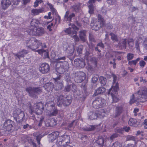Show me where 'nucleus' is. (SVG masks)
Returning <instances> with one entry per match:
<instances>
[{
	"label": "nucleus",
	"instance_id": "6",
	"mask_svg": "<svg viewBox=\"0 0 147 147\" xmlns=\"http://www.w3.org/2000/svg\"><path fill=\"white\" fill-rule=\"evenodd\" d=\"M14 124L13 121L8 119L5 121L3 125V127L6 131H10Z\"/></svg>",
	"mask_w": 147,
	"mask_h": 147
},
{
	"label": "nucleus",
	"instance_id": "53",
	"mask_svg": "<svg viewBox=\"0 0 147 147\" xmlns=\"http://www.w3.org/2000/svg\"><path fill=\"white\" fill-rule=\"evenodd\" d=\"M111 147H122V145L120 142H116L113 144Z\"/></svg>",
	"mask_w": 147,
	"mask_h": 147
},
{
	"label": "nucleus",
	"instance_id": "51",
	"mask_svg": "<svg viewBox=\"0 0 147 147\" xmlns=\"http://www.w3.org/2000/svg\"><path fill=\"white\" fill-rule=\"evenodd\" d=\"M89 39L90 41L93 42H96L93 35L91 33H89Z\"/></svg>",
	"mask_w": 147,
	"mask_h": 147
},
{
	"label": "nucleus",
	"instance_id": "46",
	"mask_svg": "<svg viewBox=\"0 0 147 147\" xmlns=\"http://www.w3.org/2000/svg\"><path fill=\"white\" fill-rule=\"evenodd\" d=\"M39 24H40V22L39 21L35 19H32L31 22V25L36 27Z\"/></svg>",
	"mask_w": 147,
	"mask_h": 147
},
{
	"label": "nucleus",
	"instance_id": "10",
	"mask_svg": "<svg viewBox=\"0 0 147 147\" xmlns=\"http://www.w3.org/2000/svg\"><path fill=\"white\" fill-rule=\"evenodd\" d=\"M102 23L96 19L93 20L91 21V26L93 30L97 31L102 27Z\"/></svg>",
	"mask_w": 147,
	"mask_h": 147
},
{
	"label": "nucleus",
	"instance_id": "49",
	"mask_svg": "<svg viewBox=\"0 0 147 147\" xmlns=\"http://www.w3.org/2000/svg\"><path fill=\"white\" fill-rule=\"evenodd\" d=\"M22 124H20V125H21L22 126H20V127H22L23 126V128L24 129H30L32 128V126L31 125H29L28 124L26 123L24 125H21Z\"/></svg>",
	"mask_w": 147,
	"mask_h": 147
},
{
	"label": "nucleus",
	"instance_id": "34",
	"mask_svg": "<svg viewBox=\"0 0 147 147\" xmlns=\"http://www.w3.org/2000/svg\"><path fill=\"white\" fill-rule=\"evenodd\" d=\"M61 138H62V137L59 136L57 139L56 143L58 147H61L63 146L64 147V146H65V144L63 143V140H61Z\"/></svg>",
	"mask_w": 147,
	"mask_h": 147
},
{
	"label": "nucleus",
	"instance_id": "43",
	"mask_svg": "<svg viewBox=\"0 0 147 147\" xmlns=\"http://www.w3.org/2000/svg\"><path fill=\"white\" fill-rule=\"evenodd\" d=\"M43 10L42 9H33L32 10V12L35 15H37L39 13H42L43 12Z\"/></svg>",
	"mask_w": 147,
	"mask_h": 147
},
{
	"label": "nucleus",
	"instance_id": "33",
	"mask_svg": "<svg viewBox=\"0 0 147 147\" xmlns=\"http://www.w3.org/2000/svg\"><path fill=\"white\" fill-rule=\"evenodd\" d=\"M109 35L111 36V39L114 42H119V40L117 35L113 32H111L109 34Z\"/></svg>",
	"mask_w": 147,
	"mask_h": 147
},
{
	"label": "nucleus",
	"instance_id": "9",
	"mask_svg": "<svg viewBox=\"0 0 147 147\" xmlns=\"http://www.w3.org/2000/svg\"><path fill=\"white\" fill-rule=\"evenodd\" d=\"M39 70L42 74H46L48 73L49 71L50 67L47 63H44L40 65Z\"/></svg>",
	"mask_w": 147,
	"mask_h": 147
},
{
	"label": "nucleus",
	"instance_id": "11",
	"mask_svg": "<svg viewBox=\"0 0 147 147\" xmlns=\"http://www.w3.org/2000/svg\"><path fill=\"white\" fill-rule=\"evenodd\" d=\"M79 28L74 24L71 25V27H69L66 29L65 30V32L68 34L70 36H72L74 34L77 32L76 30H78Z\"/></svg>",
	"mask_w": 147,
	"mask_h": 147
},
{
	"label": "nucleus",
	"instance_id": "58",
	"mask_svg": "<svg viewBox=\"0 0 147 147\" xmlns=\"http://www.w3.org/2000/svg\"><path fill=\"white\" fill-rule=\"evenodd\" d=\"M117 1V0H107V3L110 5H114Z\"/></svg>",
	"mask_w": 147,
	"mask_h": 147
},
{
	"label": "nucleus",
	"instance_id": "64",
	"mask_svg": "<svg viewBox=\"0 0 147 147\" xmlns=\"http://www.w3.org/2000/svg\"><path fill=\"white\" fill-rule=\"evenodd\" d=\"M139 64L140 67L143 68L146 64V62L143 60L139 62Z\"/></svg>",
	"mask_w": 147,
	"mask_h": 147
},
{
	"label": "nucleus",
	"instance_id": "62",
	"mask_svg": "<svg viewBox=\"0 0 147 147\" xmlns=\"http://www.w3.org/2000/svg\"><path fill=\"white\" fill-rule=\"evenodd\" d=\"M77 32L76 33V34H74V35H72V36L71 37H72L74 39V40L76 42H78L79 40V38L78 37V36L77 35Z\"/></svg>",
	"mask_w": 147,
	"mask_h": 147
},
{
	"label": "nucleus",
	"instance_id": "22",
	"mask_svg": "<svg viewBox=\"0 0 147 147\" xmlns=\"http://www.w3.org/2000/svg\"><path fill=\"white\" fill-rule=\"evenodd\" d=\"M44 87L47 91L50 92L53 90L54 87V85L53 83L49 82L46 83L44 85Z\"/></svg>",
	"mask_w": 147,
	"mask_h": 147
},
{
	"label": "nucleus",
	"instance_id": "54",
	"mask_svg": "<svg viewBox=\"0 0 147 147\" xmlns=\"http://www.w3.org/2000/svg\"><path fill=\"white\" fill-rule=\"evenodd\" d=\"M134 57V54L131 53H128L127 55V59L128 61L132 59Z\"/></svg>",
	"mask_w": 147,
	"mask_h": 147
},
{
	"label": "nucleus",
	"instance_id": "50",
	"mask_svg": "<svg viewBox=\"0 0 147 147\" xmlns=\"http://www.w3.org/2000/svg\"><path fill=\"white\" fill-rule=\"evenodd\" d=\"M137 101V100L134 97V95L133 94L130 97L129 103L130 104H132L134 103Z\"/></svg>",
	"mask_w": 147,
	"mask_h": 147
},
{
	"label": "nucleus",
	"instance_id": "39",
	"mask_svg": "<svg viewBox=\"0 0 147 147\" xmlns=\"http://www.w3.org/2000/svg\"><path fill=\"white\" fill-rule=\"evenodd\" d=\"M36 29H33L30 28V29H27V31L28 34L30 36H36V33L35 32Z\"/></svg>",
	"mask_w": 147,
	"mask_h": 147
},
{
	"label": "nucleus",
	"instance_id": "12",
	"mask_svg": "<svg viewBox=\"0 0 147 147\" xmlns=\"http://www.w3.org/2000/svg\"><path fill=\"white\" fill-rule=\"evenodd\" d=\"M61 76L59 75L55 78H53L55 84L56 90H59L61 89L63 87L62 81L60 80Z\"/></svg>",
	"mask_w": 147,
	"mask_h": 147
},
{
	"label": "nucleus",
	"instance_id": "17",
	"mask_svg": "<svg viewBox=\"0 0 147 147\" xmlns=\"http://www.w3.org/2000/svg\"><path fill=\"white\" fill-rule=\"evenodd\" d=\"M96 142L100 147H103L104 146L105 138L102 136L99 135L98 137L97 140H96Z\"/></svg>",
	"mask_w": 147,
	"mask_h": 147
},
{
	"label": "nucleus",
	"instance_id": "28",
	"mask_svg": "<svg viewBox=\"0 0 147 147\" xmlns=\"http://www.w3.org/2000/svg\"><path fill=\"white\" fill-rule=\"evenodd\" d=\"M99 78V76L97 75H93L91 80V82L92 84V86H94V88L96 87L97 84L96 83Z\"/></svg>",
	"mask_w": 147,
	"mask_h": 147
},
{
	"label": "nucleus",
	"instance_id": "45",
	"mask_svg": "<svg viewBox=\"0 0 147 147\" xmlns=\"http://www.w3.org/2000/svg\"><path fill=\"white\" fill-rule=\"evenodd\" d=\"M45 125L46 127H51L53 125H56V123L55 121V120L53 119V120H51L49 123L45 122Z\"/></svg>",
	"mask_w": 147,
	"mask_h": 147
},
{
	"label": "nucleus",
	"instance_id": "61",
	"mask_svg": "<svg viewBox=\"0 0 147 147\" xmlns=\"http://www.w3.org/2000/svg\"><path fill=\"white\" fill-rule=\"evenodd\" d=\"M127 140H135V137L131 135H128L127 137Z\"/></svg>",
	"mask_w": 147,
	"mask_h": 147
},
{
	"label": "nucleus",
	"instance_id": "37",
	"mask_svg": "<svg viewBox=\"0 0 147 147\" xmlns=\"http://www.w3.org/2000/svg\"><path fill=\"white\" fill-rule=\"evenodd\" d=\"M81 4L79 3H75L71 7L73 9V11L76 12L78 11L80 8Z\"/></svg>",
	"mask_w": 147,
	"mask_h": 147
},
{
	"label": "nucleus",
	"instance_id": "30",
	"mask_svg": "<svg viewBox=\"0 0 147 147\" xmlns=\"http://www.w3.org/2000/svg\"><path fill=\"white\" fill-rule=\"evenodd\" d=\"M128 123L130 126H136L139 124V122L137 121L135 119L131 118L129 119Z\"/></svg>",
	"mask_w": 147,
	"mask_h": 147
},
{
	"label": "nucleus",
	"instance_id": "23",
	"mask_svg": "<svg viewBox=\"0 0 147 147\" xmlns=\"http://www.w3.org/2000/svg\"><path fill=\"white\" fill-rule=\"evenodd\" d=\"M57 65L59 66H61L63 68L64 70L66 71L69 68V65L68 63L66 61H59V62H58L57 63Z\"/></svg>",
	"mask_w": 147,
	"mask_h": 147
},
{
	"label": "nucleus",
	"instance_id": "60",
	"mask_svg": "<svg viewBox=\"0 0 147 147\" xmlns=\"http://www.w3.org/2000/svg\"><path fill=\"white\" fill-rule=\"evenodd\" d=\"M71 86L69 85H67L64 88V91L65 92H69L71 89Z\"/></svg>",
	"mask_w": 147,
	"mask_h": 147
},
{
	"label": "nucleus",
	"instance_id": "42",
	"mask_svg": "<svg viewBox=\"0 0 147 147\" xmlns=\"http://www.w3.org/2000/svg\"><path fill=\"white\" fill-rule=\"evenodd\" d=\"M104 111L103 110H101L100 111H96L97 118H102L105 116V113L104 112Z\"/></svg>",
	"mask_w": 147,
	"mask_h": 147
},
{
	"label": "nucleus",
	"instance_id": "32",
	"mask_svg": "<svg viewBox=\"0 0 147 147\" xmlns=\"http://www.w3.org/2000/svg\"><path fill=\"white\" fill-rule=\"evenodd\" d=\"M72 91L74 93V95H77L78 96H80L82 92H80L77 88L76 86L73 85L72 87Z\"/></svg>",
	"mask_w": 147,
	"mask_h": 147
},
{
	"label": "nucleus",
	"instance_id": "44",
	"mask_svg": "<svg viewBox=\"0 0 147 147\" xmlns=\"http://www.w3.org/2000/svg\"><path fill=\"white\" fill-rule=\"evenodd\" d=\"M14 55L16 59L17 58L18 59L20 60L21 58L24 57V55L23 53L21 51H19L17 53L13 54Z\"/></svg>",
	"mask_w": 147,
	"mask_h": 147
},
{
	"label": "nucleus",
	"instance_id": "8",
	"mask_svg": "<svg viewBox=\"0 0 147 147\" xmlns=\"http://www.w3.org/2000/svg\"><path fill=\"white\" fill-rule=\"evenodd\" d=\"M34 111L37 115L41 114L43 112L44 105L42 103L40 102L35 104L34 106Z\"/></svg>",
	"mask_w": 147,
	"mask_h": 147
},
{
	"label": "nucleus",
	"instance_id": "38",
	"mask_svg": "<svg viewBox=\"0 0 147 147\" xmlns=\"http://www.w3.org/2000/svg\"><path fill=\"white\" fill-rule=\"evenodd\" d=\"M99 81L101 86H105L106 84L107 79L102 76H100L99 77Z\"/></svg>",
	"mask_w": 147,
	"mask_h": 147
},
{
	"label": "nucleus",
	"instance_id": "19",
	"mask_svg": "<svg viewBox=\"0 0 147 147\" xmlns=\"http://www.w3.org/2000/svg\"><path fill=\"white\" fill-rule=\"evenodd\" d=\"M106 89L103 86L99 87L95 91L93 96H96L98 94H102L106 91Z\"/></svg>",
	"mask_w": 147,
	"mask_h": 147
},
{
	"label": "nucleus",
	"instance_id": "40",
	"mask_svg": "<svg viewBox=\"0 0 147 147\" xmlns=\"http://www.w3.org/2000/svg\"><path fill=\"white\" fill-rule=\"evenodd\" d=\"M35 32L36 33V36H40L43 34H44V30L42 28L36 29Z\"/></svg>",
	"mask_w": 147,
	"mask_h": 147
},
{
	"label": "nucleus",
	"instance_id": "29",
	"mask_svg": "<svg viewBox=\"0 0 147 147\" xmlns=\"http://www.w3.org/2000/svg\"><path fill=\"white\" fill-rule=\"evenodd\" d=\"M88 116L89 119L90 120L96 119L97 118L98 116L97 115L96 111L95 112L93 111L89 112L88 113Z\"/></svg>",
	"mask_w": 147,
	"mask_h": 147
},
{
	"label": "nucleus",
	"instance_id": "13",
	"mask_svg": "<svg viewBox=\"0 0 147 147\" xmlns=\"http://www.w3.org/2000/svg\"><path fill=\"white\" fill-rule=\"evenodd\" d=\"M138 94L141 95V98H144V102L147 100V88L145 87H142L140 88V90L138 92Z\"/></svg>",
	"mask_w": 147,
	"mask_h": 147
},
{
	"label": "nucleus",
	"instance_id": "16",
	"mask_svg": "<svg viewBox=\"0 0 147 147\" xmlns=\"http://www.w3.org/2000/svg\"><path fill=\"white\" fill-rule=\"evenodd\" d=\"M35 51L37 52L40 55L42 56L43 55V58L44 59L46 58L49 59L48 52L47 50L41 49L36 50Z\"/></svg>",
	"mask_w": 147,
	"mask_h": 147
},
{
	"label": "nucleus",
	"instance_id": "36",
	"mask_svg": "<svg viewBox=\"0 0 147 147\" xmlns=\"http://www.w3.org/2000/svg\"><path fill=\"white\" fill-rule=\"evenodd\" d=\"M123 111V108L121 107H117L116 108L115 110V117L120 115L121 113Z\"/></svg>",
	"mask_w": 147,
	"mask_h": 147
},
{
	"label": "nucleus",
	"instance_id": "35",
	"mask_svg": "<svg viewBox=\"0 0 147 147\" xmlns=\"http://www.w3.org/2000/svg\"><path fill=\"white\" fill-rule=\"evenodd\" d=\"M79 37L80 39L84 42L86 41L85 36L86 31L84 30H81L80 31Z\"/></svg>",
	"mask_w": 147,
	"mask_h": 147
},
{
	"label": "nucleus",
	"instance_id": "52",
	"mask_svg": "<svg viewBox=\"0 0 147 147\" xmlns=\"http://www.w3.org/2000/svg\"><path fill=\"white\" fill-rule=\"evenodd\" d=\"M89 61L94 63L95 66L97 65V61L96 58L92 57L90 59H89Z\"/></svg>",
	"mask_w": 147,
	"mask_h": 147
},
{
	"label": "nucleus",
	"instance_id": "14",
	"mask_svg": "<svg viewBox=\"0 0 147 147\" xmlns=\"http://www.w3.org/2000/svg\"><path fill=\"white\" fill-rule=\"evenodd\" d=\"M38 41V40L34 38H31L29 40H27L26 41V43L27 44H29V45H28L27 47L31 49L32 50L35 51H36V49H37L36 47H33V46L35 45V41Z\"/></svg>",
	"mask_w": 147,
	"mask_h": 147
},
{
	"label": "nucleus",
	"instance_id": "47",
	"mask_svg": "<svg viewBox=\"0 0 147 147\" xmlns=\"http://www.w3.org/2000/svg\"><path fill=\"white\" fill-rule=\"evenodd\" d=\"M96 127L94 125H90L88 127L84 128L83 130L84 131H89L94 130Z\"/></svg>",
	"mask_w": 147,
	"mask_h": 147
},
{
	"label": "nucleus",
	"instance_id": "27",
	"mask_svg": "<svg viewBox=\"0 0 147 147\" xmlns=\"http://www.w3.org/2000/svg\"><path fill=\"white\" fill-rule=\"evenodd\" d=\"M119 87L117 84H116L115 86H112L111 87L109 90L108 92V94H111V92H112V93L114 94H116L117 92V91Z\"/></svg>",
	"mask_w": 147,
	"mask_h": 147
},
{
	"label": "nucleus",
	"instance_id": "1",
	"mask_svg": "<svg viewBox=\"0 0 147 147\" xmlns=\"http://www.w3.org/2000/svg\"><path fill=\"white\" fill-rule=\"evenodd\" d=\"M55 96H57V104L59 107L63 105L64 107L69 106L72 102L71 98L70 96H66L58 92L55 93Z\"/></svg>",
	"mask_w": 147,
	"mask_h": 147
},
{
	"label": "nucleus",
	"instance_id": "63",
	"mask_svg": "<svg viewBox=\"0 0 147 147\" xmlns=\"http://www.w3.org/2000/svg\"><path fill=\"white\" fill-rule=\"evenodd\" d=\"M98 20L99 22H101L102 24V23L104 21V19L102 17V16L100 14H98Z\"/></svg>",
	"mask_w": 147,
	"mask_h": 147
},
{
	"label": "nucleus",
	"instance_id": "57",
	"mask_svg": "<svg viewBox=\"0 0 147 147\" xmlns=\"http://www.w3.org/2000/svg\"><path fill=\"white\" fill-rule=\"evenodd\" d=\"M42 137V136L41 135L39 134L36 136V140L38 144V145L40 144V140L41 138Z\"/></svg>",
	"mask_w": 147,
	"mask_h": 147
},
{
	"label": "nucleus",
	"instance_id": "18",
	"mask_svg": "<svg viewBox=\"0 0 147 147\" xmlns=\"http://www.w3.org/2000/svg\"><path fill=\"white\" fill-rule=\"evenodd\" d=\"M10 0H2L1 1V5L3 9L5 10L7 8L11 5Z\"/></svg>",
	"mask_w": 147,
	"mask_h": 147
},
{
	"label": "nucleus",
	"instance_id": "20",
	"mask_svg": "<svg viewBox=\"0 0 147 147\" xmlns=\"http://www.w3.org/2000/svg\"><path fill=\"white\" fill-rule=\"evenodd\" d=\"M59 131H56L52 132L51 134H49V137L51 142H53L54 140L59 137Z\"/></svg>",
	"mask_w": 147,
	"mask_h": 147
},
{
	"label": "nucleus",
	"instance_id": "15",
	"mask_svg": "<svg viewBox=\"0 0 147 147\" xmlns=\"http://www.w3.org/2000/svg\"><path fill=\"white\" fill-rule=\"evenodd\" d=\"M74 63L77 67L80 68L84 67L85 65L84 60L82 58L77 59L75 60Z\"/></svg>",
	"mask_w": 147,
	"mask_h": 147
},
{
	"label": "nucleus",
	"instance_id": "5",
	"mask_svg": "<svg viewBox=\"0 0 147 147\" xmlns=\"http://www.w3.org/2000/svg\"><path fill=\"white\" fill-rule=\"evenodd\" d=\"M105 100L101 97L96 98L92 103L93 107L95 109L101 108L105 105Z\"/></svg>",
	"mask_w": 147,
	"mask_h": 147
},
{
	"label": "nucleus",
	"instance_id": "7",
	"mask_svg": "<svg viewBox=\"0 0 147 147\" xmlns=\"http://www.w3.org/2000/svg\"><path fill=\"white\" fill-rule=\"evenodd\" d=\"M86 76L84 72H78L75 74L74 80L77 83H81L85 79Z\"/></svg>",
	"mask_w": 147,
	"mask_h": 147
},
{
	"label": "nucleus",
	"instance_id": "26",
	"mask_svg": "<svg viewBox=\"0 0 147 147\" xmlns=\"http://www.w3.org/2000/svg\"><path fill=\"white\" fill-rule=\"evenodd\" d=\"M60 136H62V138H61V140H63V143L66 145L69 143L70 142V138L69 136L67 135H63Z\"/></svg>",
	"mask_w": 147,
	"mask_h": 147
},
{
	"label": "nucleus",
	"instance_id": "3",
	"mask_svg": "<svg viewBox=\"0 0 147 147\" xmlns=\"http://www.w3.org/2000/svg\"><path fill=\"white\" fill-rule=\"evenodd\" d=\"M13 115L14 119L18 124L19 125L21 124L25 116L24 112L20 109H16L13 111Z\"/></svg>",
	"mask_w": 147,
	"mask_h": 147
},
{
	"label": "nucleus",
	"instance_id": "31",
	"mask_svg": "<svg viewBox=\"0 0 147 147\" xmlns=\"http://www.w3.org/2000/svg\"><path fill=\"white\" fill-rule=\"evenodd\" d=\"M88 95V92L86 90H84L82 92L79 96L80 100L83 101H84Z\"/></svg>",
	"mask_w": 147,
	"mask_h": 147
},
{
	"label": "nucleus",
	"instance_id": "41",
	"mask_svg": "<svg viewBox=\"0 0 147 147\" xmlns=\"http://www.w3.org/2000/svg\"><path fill=\"white\" fill-rule=\"evenodd\" d=\"M58 65H57L56 66V70L57 72L59 74H63L66 71L61 66L59 67H58ZM58 66H59L58 65Z\"/></svg>",
	"mask_w": 147,
	"mask_h": 147
},
{
	"label": "nucleus",
	"instance_id": "56",
	"mask_svg": "<svg viewBox=\"0 0 147 147\" xmlns=\"http://www.w3.org/2000/svg\"><path fill=\"white\" fill-rule=\"evenodd\" d=\"M111 95L112 96L113 102H117L118 100V99L114 95V94L112 93V92H111Z\"/></svg>",
	"mask_w": 147,
	"mask_h": 147
},
{
	"label": "nucleus",
	"instance_id": "25",
	"mask_svg": "<svg viewBox=\"0 0 147 147\" xmlns=\"http://www.w3.org/2000/svg\"><path fill=\"white\" fill-rule=\"evenodd\" d=\"M93 52L92 51H90L88 50L86 51L84 57L85 59L87 61H89V59H90L91 58L93 57Z\"/></svg>",
	"mask_w": 147,
	"mask_h": 147
},
{
	"label": "nucleus",
	"instance_id": "48",
	"mask_svg": "<svg viewBox=\"0 0 147 147\" xmlns=\"http://www.w3.org/2000/svg\"><path fill=\"white\" fill-rule=\"evenodd\" d=\"M83 49V45H80L78 46L76 48V50L77 54L78 55L81 54L82 53V52Z\"/></svg>",
	"mask_w": 147,
	"mask_h": 147
},
{
	"label": "nucleus",
	"instance_id": "4",
	"mask_svg": "<svg viewBox=\"0 0 147 147\" xmlns=\"http://www.w3.org/2000/svg\"><path fill=\"white\" fill-rule=\"evenodd\" d=\"M53 100V98L51 100L48 101L47 104V109L50 112V116H56L59 112L58 110L55 107V104Z\"/></svg>",
	"mask_w": 147,
	"mask_h": 147
},
{
	"label": "nucleus",
	"instance_id": "59",
	"mask_svg": "<svg viewBox=\"0 0 147 147\" xmlns=\"http://www.w3.org/2000/svg\"><path fill=\"white\" fill-rule=\"evenodd\" d=\"M75 122H76V123L75 121H73L71 123H69L67 127V129H69V128H73L74 127V124Z\"/></svg>",
	"mask_w": 147,
	"mask_h": 147
},
{
	"label": "nucleus",
	"instance_id": "21",
	"mask_svg": "<svg viewBox=\"0 0 147 147\" xmlns=\"http://www.w3.org/2000/svg\"><path fill=\"white\" fill-rule=\"evenodd\" d=\"M69 11H67L65 13V14L64 16V20L66 21L70 22L71 21L72 18L75 16V14L74 13H72L69 15Z\"/></svg>",
	"mask_w": 147,
	"mask_h": 147
},
{
	"label": "nucleus",
	"instance_id": "2",
	"mask_svg": "<svg viewBox=\"0 0 147 147\" xmlns=\"http://www.w3.org/2000/svg\"><path fill=\"white\" fill-rule=\"evenodd\" d=\"M25 90L29 96L35 99L37 98V95L40 94L42 92L41 88L38 86H28Z\"/></svg>",
	"mask_w": 147,
	"mask_h": 147
},
{
	"label": "nucleus",
	"instance_id": "55",
	"mask_svg": "<svg viewBox=\"0 0 147 147\" xmlns=\"http://www.w3.org/2000/svg\"><path fill=\"white\" fill-rule=\"evenodd\" d=\"M89 12L90 14H92L94 12V6L92 4H91L88 6Z\"/></svg>",
	"mask_w": 147,
	"mask_h": 147
},
{
	"label": "nucleus",
	"instance_id": "24",
	"mask_svg": "<svg viewBox=\"0 0 147 147\" xmlns=\"http://www.w3.org/2000/svg\"><path fill=\"white\" fill-rule=\"evenodd\" d=\"M74 50V46L70 45L65 48V51L68 54L71 55L73 54Z\"/></svg>",
	"mask_w": 147,
	"mask_h": 147
}]
</instances>
